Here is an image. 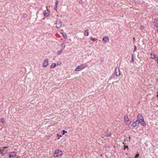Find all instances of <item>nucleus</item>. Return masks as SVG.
I'll return each instance as SVG.
<instances>
[{
    "instance_id": "obj_1",
    "label": "nucleus",
    "mask_w": 158,
    "mask_h": 158,
    "mask_svg": "<svg viewBox=\"0 0 158 158\" xmlns=\"http://www.w3.org/2000/svg\"><path fill=\"white\" fill-rule=\"evenodd\" d=\"M62 154L61 151L60 150H56L54 153V156L55 157H59L61 156Z\"/></svg>"
},
{
    "instance_id": "obj_2",
    "label": "nucleus",
    "mask_w": 158,
    "mask_h": 158,
    "mask_svg": "<svg viewBox=\"0 0 158 158\" xmlns=\"http://www.w3.org/2000/svg\"><path fill=\"white\" fill-rule=\"evenodd\" d=\"M87 66L86 63L82 64L78 66L76 69H75V71H79L86 67Z\"/></svg>"
},
{
    "instance_id": "obj_3",
    "label": "nucleus",
    "mask_w": 158,
    "mask_h": 158,
    "mask_svg": "<svg viewBox=\"0 0 158 158\" xmlns=\"http://www.w3.org/2000/svg\"><path fill=\"white\" fill-rule=\"evenodd\" d=\"M124 119L126 125H128L130 124L131 123V122L130 121L129 119L128 118L127 115H125Z\"/></svg>"
},
{
    "instance_id": "obj_4",
    "label": "nucleus",
    "mask_w": 158,
    "mask_h": 158,
    "mask_svg": "<svg viewBox=\"0 0 158 158\" xmlns=\"http://www.w3.org/2000/svg\"><path fill=\"white\" fill-rule=\"evenodd\" d=\"M56 24V27L57 28H60L61 26L62 22L60 20H57L55 23Z\"/></svg>"
},
{
    "instance_id": "obj_5",
    "label": "nucleus",
    "mask_w": 158,
    "mask_h": 158,
    "mask_svg": "<svg viewBox=\"0 0 158 158\" xmlns=\"http://www.w3.org/2000/svg\"><path fill=\"white\" fill-rule=\"evenodd\" d=\"M143 119V118L142 114H139L137 116V120H138V123H139L140 122L142 121Z\"/></svg>"
},
{
    "instance_id": "obj_6",
    "label": "nucleus",
    "mask_w": 158,
    "mask_h": 158,
    "mask_svg": "<svg viewBox=\"0 0 158 158\" xmlns=\"http://www.w3.org/2000/svg\"><path fill=\"white\" fill-rule=\"evenodd\" d=\"M17 155V153L15 152H12L10 153L9 157L10 158H14L16 157Z\"/></svg>"
},
{
    "instance_id": "obj_7",
    "label": "nucleus",
    "mask_w": 158,
    "mask_h": 158,
    "mask_svg": "<svg viewBox=\"0 0 158 158\" xmlns=\"http://www.w3.org/2000/svg\"><path fill=\"white\" fill-rule=\"evenodd\" d=\"M150 56H151V58L155 60L156 61L158 59V57H157L156 56L154 55V53H151L150 54Z\"/></svg>"
},
{
    "instance_id": "obj_8",
    "label": "nucleus",
    "mask_w": 158,
    "mask_h": 158,
    "mask_svg": "<svg viewBox=\"0 0 158 158\" xmlns=\"http://www.w3.org/2000/svg\"><path fill=\"white\" fill-rule=\"evenodd\" d=\"M114 74L117 76H119L120 75V74L119 72V70L118 68L116 69Z\"/></svg>"
},
{
    "instance_id": "obj_9",
    "label": "nucleus",
    "mask_w": 158,
    "mask_h": 158,
    "mask_svg": "<svg viewBox=\"0 0 158 158\" xmlns=\"http://www.w3.org/2000/svg\"><path fill=\"white\" fill-rule=\"evenodd\" d=\"M139 123L138 122V120H136L135 121L132 123L131 126L133 127H135L137 126V125H139Z\"/></svg>"
},
{
    "instance_id": "obj_10",
    "label": "nucleus",
    "mask_w": 158,
    "mask_h": 158,
    "mask_svg": "<svg viewBox=\"0 0 158 158\" xmlns=\"http://www.w3.org/2000/svg\"><path fill=\"white\" fill-rule=\"evenodd\" d=\"M43 66L44 67L46 66L47 65H48V59H45L43 62Z\"/></svg>"
},
{
    "instance_id": "obj_11",
    "label": "nucleus",
    "mask_w": 158,
    "mask_h": 158,
    "mask_svg": "<svg viewBox=\"0 0 158 158\" xmlns=\"http://www.w3.org/2000/svg\"><path fill=\"white\" fill-rule=\"evenodd\" d=\"M44 16L45 17L48 16V15L49 12L47 9H46V10L44 11Z\"/></svg>"
},
{
    "instance_id": "obj_12",
    "label": "nucleus",
    "mask_w": 158,
    "mask_h": 158,
    "mask_svg": "<svg viewBox=\"0 0 158 158\" xmlns=\"http://www.w3.org/2000/svg\"><path fill=\"white\" fill-rule=\"evenodd\" d=\"M102 40L105 42L109 40V38L107 36H104L102 39Z\"/></svg>"
},
{
    "instance_id": "obj_13",
    "label": "nucleus",
    "mask_w": 158,
    "mask_h": 158,
    "mask_svg": "<svg viewBox=\"0 0 158 158\" xmlns=\"http://www.w3.org/2000/svg\"><path fill=\"white\" fill-rule=\"evenodd\" d=\"M140 124L143 126H145L146 125V123L144 120V119L140 122Z\"/></svg>"
},
{
    "instance_id": "obj_14",
    "label": "nucleus",
    "mask_w": 158,
    "mask_h": 158,
    "mask_svg": "<svg viewBox=\"0 0 158 158\" xmlns=\"http://www.w3.org/2000/svg\"><path fill=\"white\" fill-rule=\"evenodd\" d=\"M111 135V133L110 132H107L105 133V135L107 137H109Z\"/></svg>"
},
{
    "instance_id": "obj_15",
    "label": "nucleus",
    "mask_w": 158,
    "mask_h": 158,
    "mask_svg": "<svg viewBox=\"0 0 158 158\" xmlns=\"http://www.w3.org/2000/svg\"><path fill=\"white\" fill-rule=\"evenodd\" d=\"M88 31H89V30L88 29H87L85 31V33H84V35L85 36H87L88 35H89Z\"/></svg>"
},
{
    "instance_id": "obj_16",
    "label": "nucleus",
    "mask_w": 158,
    "mask_h": 158,
    "mask_svg": "<svg viewBox=\"0 0 158 158\" xmlns=\"http://www.w3.org/2000/svg\"><path fill=\"white\" fill-rule=\"evenodd\" d=\"M63 49H61V51H58L57 52V54L58 55H60L61 54L62 52V51H63Z\"/></svg>"
},
{
    "instance_id": "obj_17",
    "label": "nucleus",
    "mask_w": 158,
    "mask_h": 158,
    "mask_svg": "<svg viewBox=\"0 0 158 158\" xmlns=\"http://www.w3.org/2000/svg\"><path fill=\"white\" fill-rule=\"evenodd\" d=\"M62 35L63 37L65 38L66 39L67 38V36L66 33H62Z\"/></svg>"
},
{
    "instance_id": "obj_18",
    "label": "nucleus",
    "mask_w": 158,
    "mask_h": 158,
    "mask_svg": "<svg viewBox=\"0 0 158 158\" xmlns=\"http://www.w3.org/2000/svg\"><path fill=\"white\" fill-rule=\"evenodd\" d=\"M56 64L55 63H53L51 65L50 67L51 68H53L56 66Z\"/></svg>"
},
{
    "instance_id": "obj_19",
    "label": "nucleus",
    "mask_w": 158,
    "mask_h": 158,
    "mask_svg": "<svg viewBox=\"0 0 158 158\" xmlns=\"http://www.w3.org/2000/svg\"><path fill=\"white\" fill-rule=\"evenodd\" d=\"M61 47L62 48V49H63H63L65 47V45L64 44V43L61 44Z\"/></svg>"
},
{
    "instance_id": "obj_20",
    "label": "nucleus",
    "mask_w": 158,
    "mask_h": 158,
    "mask_svg": "<svg viewBox=\"0 0 158 158\" xmlns=\"http://www.w3.org/2000/svg\"><path fill=\"white\" fill-rule=\"evenodd\" d=\"M0 122L2 123H3L4 122L5 120L3 118H2L0 119Z\"/></svg>"
},
{
    "instance_id": "obj_21",
    "label": "nucleus",
    "mask_w": 158,
    "mask_h": 158,
    "mask_svg": "<svg viewBox=\"0 0 158 158\" xmlns=\"http://www.w3.org/2000/svg\"><path fill=\"white\" fill-rule=\"evenodd\" d=\"M134 52H136V46L135 45L134 46Z\"/></svg>"
},
{
    "instance_id": "obj_22",
    "label": "nucleus",
    "mask_w": 158,
    "mask_h": 158,
    "mask_svg": "<svg viewBox=\"0 0 158 158\" xmlns=\"http://www.w3.org/2000/svg\"><path fill=\"white\" fill-rule=\"evenodd\" d=\"M152 22H153L154 23L156 22H157V20H156L155 19H153L152 20Z\"/></svg>"
},
{
    "instance_id": "obj_23",
    "label": "nucleus",
    "mask_w": 158,
    "mask_h": 158,
    "mask_svg": "<svg viewBox=\"0 0 158 158\" xmlns=\"http://www.w3.org/2000/svg\"><path fill=\"white\" fill-rule=\"evenodd\" d=\"M62 131H63V135H64V134L65 133H67V131H65V130H63Z\"/></svg>"
},
{
    "instance_id": "obj_24",
    "label": "nucleus",
    "mask_w": 158,
    "mask_h": 158,
    "mask_svg": "<svg viewBox=\"0 0 158 158\" xmlns=\"http://www.w3.org/2000/svg\"><path fill=\"white\" fill-rule=\"evenodd\" d=\"M139 156V154H136L135 156V158H137Z\"/></svg>"
},
{
    "instance_id": "obj_25",
    "label": "nucleus",
    "mask_w": 158,
    "mask_h": 158,
    "mask_svg": "<svg viewBox=\"0 0 158 158\" xmlns=\"http://www.w3.org/2000/svg\"><path fill=\"white\" fill-rule=\"evenodd\" d=\"M57 4H58V1H56V2H55V6H57Z\"/></svg>"
},
{
    "instance_id": "obj_26",
    "label": "nucleus",
    "mask_w": 158,
    "mask_h": 158,
    "mask_svg": "<svg viewBox=\"0 0 158 158\" xmlns=\"http://www.w3.org/2000/svg\"><path fill=\"white\" fill-rule=\"evenodd\" d=\"M91 40H92L93 41H95L96 40V39H95L93 38H92Z\"/></svg>"
},
{
    "instance_id": "obj_27",
    "label": "nucleus",
    "mask_w": 158,
    "mask_h": 158,
    "mask_svg": "<svg viewBox=\"0 0 158 158\" xmlns=\"http://www.w3.org/2000/svg\"><path fill=\"white\" fill-rule=\"evenodd\" d=\"M57 6H56L54 8V10H55L56 11H57Z\"/></svg>"
},
{
    "instance_id": "obj_28",
    "label": "nucleus",
    "mask_w": 158,
    "mask_h": 158,
    "mask_svg": "<svg viewBox=\"0 0 158 158\" xmlns=\"http://www.w3.org/2000/svg\"><path fill=\"white\" fill-rule=\"evenodd\" d=\"M134 55L133 54H132L131 56V59H134Z\"/></svg>"
},
{
    "instance_id": "obj_29",
    "label": "nucleus",
    "mask_w": 158,
    "mask_h": 158,
    "mask_svg": "<svg viewBox=\"0 0 158 158\" xmlns=\"http://www.w3.org/2000/svg\"><path fill=\"white\" fill-rule=\"evenodd\" d=\"M131 61L133 63H134L133 59H131Z\"/></svg>"
},
{
    "instance_id": "obj_30",
    "label": "nucleus",
    "mask_w": 158,
    "mask_h": 158,
    "mask_svg": "<svg viewBox=\"0 0 158 158\" xmlns=\"http://www.w3.org/2000/svg\"><path fill=\"white\" fill-rule=\"evenodd\" d=\"M143 28H144V27L143 26H141V29H143Z\"/></svg>"
},
{
    "instance_id": "obj_31",
    "label": "nucleus",
    "mask_w": 158,
    "mask_h": 158,
    "mask_svg": "<svg viewBox=\"0 0 158 158\" xmlns=\"http://www.w3.org/2000/svg\"><path fill=\"white\" fill-rule=\"evenodd\" d=\"M157 96H156L158 97V91H157Z\"/></svg>"
},
{
    "instance_id": "obj_32",
    "label": "nucleus",
    "mask_w": 158,
    "mask_h": 158,
    "mask_svg": "<svg viewBox=\"0 0 158 158\" xmlns=\"http://www.w3.org/2000/svg\"><path fill=\"white\" fill-rule=\"evenodd\" d=\"M27 16V15H26V14L24 15V17H26Z\"/></svg>"
},
{
    "instance_id": "obj_33",
    "label": "nucleus",
    "mask_w": 158,
    "mask_h": 158,
    "mask_svg": "<svg viewBox=\"0 0 158 158\" xmlns=\"http://www.w3.org/2000/svg\"><path fill=\"white\" fill-rule=\"evenodd\" d=\"M15 158H20L19 157H16Z\"/></svg>"
},
{
    "instance_id": "obj_34",
    "label": "nucleus",
    "mask_w": 158,
    "mask_h": 158,
    "mask_svg": "<svg viewBox=\"0 0 158 158\" xmlns=\"http://www.w3.org/2000/svg\"><path fill=\"white\" fill-rule=\"evenodd\" d=\"M128 147V146H126V147H124V148H127Z\"/></svg>"
},
{
    "instance_id": "obj_35",
    "label": "nucleus",
    "mask_w": 158,
    "mask_h": 158,
    "mask_svg": "<svg viewBox=\"0 0 158 158\" xmlns=\"http://www.w3.org/2000/svg\"><path fill=\"white\" fill-rule=\"evenodd\" d=\"M157 32H158V29H157Z\"/></svg>"
},
{
    "instance_id": "obj_36",
    "label": "nucleus",
    "mask_w": 158,
    "mask_h": 158,
    "mask_svg": "<svg viewBox=\"0 0 158 158\" xmlns=\"http://www.w3.org/2000/svg\"><path fill=\"white\" fill-rule=\"evenodd\" d=\"M57 136H59V135L58 134H57Z\"/></svg>"
}]
</instances>
